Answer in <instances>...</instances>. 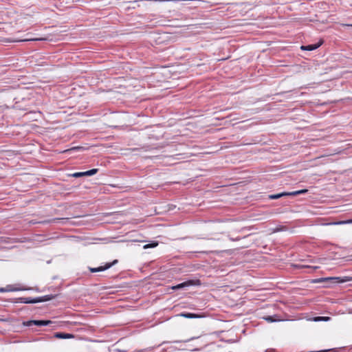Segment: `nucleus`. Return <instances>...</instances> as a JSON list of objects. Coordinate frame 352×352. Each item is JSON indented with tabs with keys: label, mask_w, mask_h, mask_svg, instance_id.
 I'll use <instances>...</instances> for the list:
<instances>
[{
	"label": "nucleus",
	"mask_w": 352,
	"mask_h": 352,
	"mask_svg": "<svg viewBox=\"0 0 352 352\" xmlns=\"http://www.w3.org/2000/svg\"><path fill=\"white\" fill-rule=\"evenodd\" d=\"M352 280V276H332L325 277L313 279L312 283H327L330 284L334 283H344Z\"/></svg>",
	"instance_id": "nucleus-1"
},
{
	"label": "nucleus",
	"mask_w": 352,
	"mask_h": 352,
	"mask_svg": "<svg viewBox=\"0 0 352 352\" xmlns=\"http://www.w3.org/2000/svg\"><path fill=\"white\" fill-rule=\"evenodd\" d=\"M53 323H54V322L50 320H30L28 321L23 322V325L25 327H31L32 325L42 327L48 326Z\"/></svg>",
	"instance_id": "nucleus-2"
},
{
	"label": "nucleus",
	"mask_w": 352,
	"mask_h": 352,
	"mask_svg": "<svg viewBox=\"0 0 352 352\" xmlns=\"http://www.w3.org/2000/svg\"><path fill=\"white\" fill-rule=\"evenodd\" d=\"M197 285H200L199 280H188L187 281H184L183 283H181L179 284H177L176 285L172 287V289L177 290V289H183L184 287H187L189 286Z\"/></svg>",
	"instance_id": "nucleus-3"
},
{
	"label": "nucleus",
	"mask_w": 352,
	"mask_h": 352,
	"mask_svg": "<svg viewBox=\"0 0 352 352\" xmlns=\"http://www.w3.org/2000/svg\"><path fill=\"white\" fill-rule=\"evenodd\" d=\"M323 40L320 39L318 43L314 44H309L307 45H301L300 49L306 51H313L320 47L323 44Z\"/></svg>",
	"instance_id": "nucleus-4"
},
{
	"label": "nucleus",
	"mask_w": 352,
	"mask_h": 352,
	"mask_svg": "<svg viewBox=\"0 0 352 352\" xmlns=\"http://www.w3.org/2000/svg\"><path fill=\"white\" fill-rule=\"evenodd\" d=\"M7 287V292H18V291H26V290H30L32 289V288H27L25 287H16L14 285H6ZM34 290L36 292H39L38 288H34Z\"/></svg>",
	"instance_id": "nucleus-5"
},
{
	"label": "nucleus",
	"mask_w": 352,
	"mask_h": 352,
	"mask_svg": "<svg viewBox=\"0 0 352 352\" xmlns=\"http://www.w3.org/2000/svg\"><path fill=\"white\" fill-rule=\"evenodd\" d=\"M74 334L65 332H56L53 335V338L56 339H72L74 338Z\"/></svg>",
	"instance_id": "nucleus-6"
},
{
	"label": "nucleus",
	"mask_w": 352,
	"mask_h": 352,
	"mask_svg": "<svg viewBox=\"0 0 352 352\" xmlns=\"http://www.w3.org/2000/svg\"><path fill=\"white\" fill-rule=\"evenodd\" d=\"M180 316L186 318H203L204 316L200 314H195V313H190V312H182L179 314Z\"/></svg>",
	"instance_id": "nucleus-7"
},
{
	"label": "nucleus",
	"mask_w": 352,
	"mask_h": 352,
	"mask_svg": "<svg viewBox=\"0 0 352 352\" xmlns=\"http://www.w3.org/2000/svg\"><path fill=\"white\" fill-rule=\"evenodd\" d=\"M56 296H57V295H56V294L55 295L50 294V295H45L43 296L36 297V303L51 300L55 298Z\"/></svg>",
	"instance_id": "nucleus-8"
},
{
	"label": "nucleus",
	"mask_w": 352,
	"mask_h": 352,
	"mask_svg": "<svg viewBox=\"0 0 352 352\" xmlns=\"http://www.w3.org/2000/svg\"><path fill=\"white\" fill-rule=\"evenodd\" d=\"M286 196H289V192H280V193L270 195L268 196V198L270 199H278L279 198H281L283 197H286Z\"/></svg>",
	"instance_id": "nucleus-9"
},
{
	"label": "nucleus",
	"mask_w": 352,
	"mask_h": 352,
	"mask_svg": "<svg viewBox=\"0 0 352 352\" xmlns=\"http://www.w3.org/2000/svg\"><path fill=\"white\" fill-rule=\"evenodd\" d=\"M118 263V259H115L112 262H110V263H107L104 265L102 266V269H103V271L107 270L111 268V267H113L115 265H116Z\"/></svg>",
	"instance_id": "nucleus-10"
},
{
	"label": "nucleus",
	"mask_w": 352,
	"mask_h": 352,
	"mask_svg": "<svg viewBox=\"0 0 352 352\" xmlns=\"http://www.w3.org/2000/svg\"><path fill=\"white\" fill-rule=\"evenodd\" d=\"M23 303L25 304H34L36 303V298L23 297Z\"/></svg>",
	"instance_id": "nucleus-11"
},
{
	"label": "nucleus",
	"mask_w": 352,
	"mask_h": 352,
	"mask_svg": "<svg viewBox=\"0 0 352 352\" xmlns=\"http://www.w3.org/2000/svg\"><path fill=\"white\" fill-rule=\"evenodd\" d=\"M307 191H308L307 189H302V190H296V191H294V192H289V196H296V195H298L305 194Z\"/></svg>",
	"instance_id": "nucleus-12"
},
{
	"label": "nucleus",
	"mask_w": 352,
	"mask_h": 352,
	"mask_svg": "<svg viewBox=\"0 0 352 352\" xmlns=\"http://www.w3.org/2000/svg\"><path fill=\"white\" fill-rule=\"evenodd\" d=\"M98 168H92L84 172L85 176H92L98 172Z\"/></svg>",
	"instance_id": "nucleus-13"
},
{
	"label": "nucleus",
	"mask_w": 352,
	"mask_h": 352,
	"mask_svg": "<svg viewBox=\"0 0 352 352\" xmlns=\"http://www.w3.org/2000/svg\"><path fill=\"white\" fill-rule=\"evenodd\" d=\"M23 297L11 298L8 300V302H13V303H23Z\"/></svg>",
	"instance_id": "nucleus-14"
},
{
	"label": "nucleus",
	"mask_w": 352,
	"mask_h": 352,
	"mask_svg": "<svg viewBox=\"0 0 352 352\" xmlns=\"http://www.w3.org/2000/svg\"><path fill=\"white\" fill-rule=\"evenodd\" d=\"M157 245H158L157 241H152L151 243L144 245V248L147 249V248H155Z\"/></svg>",
	"instance_id": "nucleus-15"
},
{
	"label": "nucleus",
	"mask_w": 352,
	"mask_h": 352,
	"mask_svg": "<svg viewBox=\"0 0 352 352\" xmlns=\"http://www.w3.org/2000/svg\"><path fill=\"white\" fill-rule=\"evenodd\" d=\"M89 270L92 273L103 272V269H102V266H99L98 267H89Z\"/></svg>",
	"instance_id": "nucleus-16"
},
{
	"label": "nucleus",
	"mask_w": 352,
	"mask_h": 352,
	"mask_svg": "<svg viewBox=\"0 0 352 352\" xmlns=\"http://www.w3.org/2000/svg\"><path fill=\"white\" fill-rule=\"evenodd\" d=\"M288 228L286 227V226H279L278 227H276L274 232H283V231H286L287 230Z\"/></svg>",
	"instance_id": "nucleus-17"
},
{
	"label": "nucleus",
	"mask_w": 352,
	"mask_h": 352,
	"mask_svg": "<svg viewBox=\"0 0 352 352\" xmlns=\"http://www.w3.org/2000/svg\"><path fill=\"white\" fill-rule=\"evenodd\" d=\"M85 148L82 146H74L68 150H66L65 152H72L73 151H84Z\"/></svg>",
	"instance_id": "nucleus-18"
},
{
	"label": "nucleus",
	"mask_w": 352,
	"mask_h": 352,
	"mask_svg": "<svg viewBox=\"0 0 352 352\" xmlns=\"http://www.w3.org/2000/svg\"><path fill=\"white\" fill-rule=\"evenodd\" d=\"M71 176L73 177L78 178V177H84L85 174H84V172H76V173L72 174Z\"/></svg>",
	"instance_id": "nucleus-19"
},
{
	"label": "nucleus",
	"mask_w": 352,
	"mask_h": 352,
	"mask_svg": "<svg viewBox=\"0 0 352 352\" xmlns=\"http://www.w3.org/2000/svg\"><path fill=\"white\" fill-rule=\"evenodd\" d=\"M329 318L328 317H323V316H318L316 318H315L314 320L315 321H327V320H329Z\"/></svg>",
	"instance_id": "nucleus-20"
},
{
	"label": "nucleus",
	"mask_w": 352,
	"mask_h": 352,
	"mask_svg": "<svg viewBox=\"0 0 352 352\" xmlns=\"http://www.w3.org/2000/svg\"><path fill=\"white\" fill-rule=\"evenodd\" d=\"M265 320L269 322H273L274 321H276V320H274L273 318V316H265L263 318Z\"/></svg>",
	"instance_id": "nucleus-21"
},
{
	"label": "nucleus",
	"mask_w": 352,
	"mask_h": 352,
	"mask_svg": "<svg viewBox=\"0 0 352 352\" xmlns=\"http://www.w3.org/2000/svg\"><path fill=\"white\" fill-rule=\"evenodd\" d=\"M330 224H331V225H344L345 223H344V220H343V221H334V222L331 223Z\"/></svg>",
	"instance_id": "nucleus-22"
},
{
	"label": "nucleus",
	"mask_w": 352,
	"mask_h": 352,
	"mask_svg": "<svg viewBox=\"0 0 352 352\" xmlns=\"http://www.w3.org/2000/svg\"><path fill=\"white\" fill-rule=\"evenodd\" d=\"M0 292L1 293L8 292H7V287H0Z\"/></svg>",
	"instance_id": "nucleus-23"
},
{
	"label": "nucleus",
	"mask_w": 352,
	"mask_h": 352,
	"mask_svg": "<svg viewBox=\"0 0 352 352\" xmlns=\"http://www.w3.org/2000/svg\"><path fill=\"white\" fill-rule=\"evenodd\" d=\"M345 224H351L352 223V219L344 220Z\"/></svg>",
	"instance_id": "nucleus-24"
},
{
	"label": "nucleus",
	"mask_w": 352,
	"mask_h": 352,
	"mask_svg": "<svg viewBox=\"0 0 352 352\" xmlns=\"http://www.w3.org/2000/svg\"><path fill=\"white\" fill-rule=\"evenodd\" d=\"M299 267H311L310 266H305V265H301V266H299ZM311 267L315 269V270L318 268V267H317V266Z\"/></svg>",
	"instance_id": "nucleus-25"
},
{
	"label": "nucleus",
	"mask_w": 352,
	"mask_h": 352,
	"mask_svg": "<svg viewBox=\"0 0 352 352\" xmlns=\"http://www.w3.org/2000/svg\"><path fill=\"white\" fill-rule=\"evenodd\" d=\"M29 309L28 307H23L20 310H28Z\"/></svg>",
	"instance_id": "nucleus-26"
},
{
	"label": "nucleus",
	"mask_w": 352,
	"mask_h": 352,
	"mask_svg": "<svg viewBox=\"0 0 352 352\" xmlns=\"http://www.w3.org/2000/svg\"><path fill=\"white\" fill-rule=\"evenodd\" d=\"M193 339H195V338H190V339H188V340H186L185 342H188V341H190V340H193Z\"/></svg>",
	"instance_id": "nucleus-27"
},
{
	"label": "nucleus",
	"mask_w": 352,
	"mask_h": 352,
	"mask_svg": "<svg viewBox=\"0 0 352 352\" xmlns=\"http://www.w3.org/2000/svg\"><path fill=\"white\" fill-rule=\"evenodd\" d=\"M138 148H133L132 151H137Z\"/></svg>",
	"instance_id": "nucleus-28"
}]
</instances>
